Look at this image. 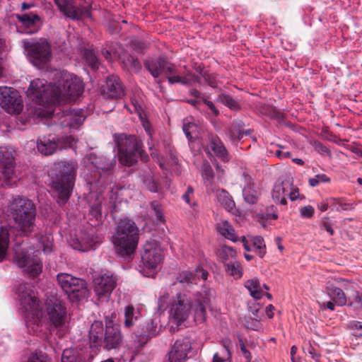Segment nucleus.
Returning <instances> with one entry per match:
<instances>
[{"instance_id": "nucleus-1", "label": "nucleus", "mask_w": 362, "mask_h": 362, "mask_svg": "<svg viewBox=\"0 0 362 362\" xmlns=\"http://www.w3.org/2000/svg\"><path fill=\"white\" fill-rule=\"evenodd\" d=\"M16 293L21 308L28 315H31L33 320L28 322V327L35 334L44 337L48 329L52 328L63 329L66 320V308L57 300L49 302L47 305V316L49 320L45 322L42 314V305L40 300L35 296V293L29 284L24 283L16 288Z\"/></svg>"}, {"instance_id": "nucleus-2", "label": "nucleus", "mask_w": 362, "mask_h": 362, "mask_svg": "<svg viewBox=\"0 0 362 362\" xmlns=\"http://www.w3.org/2000/svg\"><path fill=\"white\" fill-rule=\"evenodd\" d=\"M8 213L13 225L9 229L0 228V262L6 257L10 237L29 238L36 228L37 210L30 199L15 197L8 206Z\"/></svg>"}, {"instance_id": "nucleus-3", "label": "nucleus", "mask_w": 362, "mask_h": 362, "mask_svg": "<svg viewBox=\"0 0 362 362\" xmlns=\"http://www.w3.org/2000/svg\"><path fill=\"white\" fill-rule=\"evenodd\" d=\"M210 291H204L198 296L191 298L186 293H179L170 305V315L176 324L180 325L185 321L191 312L193 313L194 320L197 323L205 321L206 316V307L210 303Z\"/></svg>"}, {"instance_id": "nucleus-4", "label": "nucleus", "mask_w": 362, "mask_h": 362, "mask_svg": "<svg viewBox=\"0 0 362 362\" xmlns=\"http://www.w3.org/2000/svg\"><path fill=\"white\" fill-rule=\"evenodd\" d=\"M77 168L76 161L62 160L55 163L50 170V187L53 197L59 205H64L70 198Z\"/></svg>"}, {"instance_id": "nucleus-5", "label": "nucleus", "mask_w": 362, "mask_h": 362, "mask_svg": "<svg viewBox=\"0 0 362 362\" xmlns=\"http://www.w3.org/2000/svg\"><path fill=\"white\" fill-rule=\"evenodd\" d=\"M14 242L13 262L30 276L36 277L42 272V261L40 252L21 238L11 237Z\"/></svg>"}, {"instance_id": "nucleus-6", "label": "nucleus", "mask_w": 362, "mask_h": 362, "mask_svg": "<svg viewBox=\"0 0 362 362\" xmlns=\"http://www.w3.org/2000/svg\"><path fill=\"white\" fill-rule=\"evenodd\" d=\"M139 238V230L131 219H121L116 227L112 242L117 253L128 257L134 253Z\"/></svg>"}, {"instance_id": "nucleus-7", "label": "nucleus", "mask_w": 362, "mask_h": 362, "mask_svg": "<svg viewBox=\"0 0 362 362\" xmlns=\"http://www.w3.org/2000/svg\"><path fill=\"white\" fill-rule=\"evenodd\" d=\"M88 160L96 170L88 175V181L93 189L99 192L112 182L113 169L116 163L115 156L107 158L105 156L90 154Z\"/></svg>"}, {"instance_id": "nucleus-8", "label": "nucleus", "mask_w": 362, "mask_h": 362, "mask_svg": "<svg viewBox=\"0 0 362 362\" xmlns=\"http://www.w3.org/2000/svg\"><path fill=\"white\" fill-rule=\"evenodd\" d=\"M27 93L37 104L47 110L57 104L60 105L62 100L59 87L47 83L44 79L36 78L32 81Z\"/></svg>"}, {"instance_id": "nucleus-9", "label": "nucleus", "mask_w": 362, "mask_h": 362, "mask_svg": "<svg viewBox=\"0 0 362 362\" xmlns=\"http://www.w3.org/2000/svg\"><path fill=\"white\" fill-rule=\"evenodd\" d=\"M62 104H57L49 110H43L40 107L38 115L41 117H48L61 127H68L77 129L85 120L83 110L81 109H61Z\"/></svg>"}, {"instance_id": "nucleus-10", "label": "nucleus", "mask_w": 362, "mask_h": 362, "mask_svg": "<svg viewBox=\"0 0 362 362\" xmlns=\"http://www.w3.org/2000/svg\"><path fill=\"white\" fill-rule=\"evenodd\" d=\"M115 141L119 149L121 163L131 166L136 163L141 155V143L134 135L119 134L115 136Z\"/></svg>"}, {"instance_id": "nucleus-11", "label": "nucleus", "mask_w": 362, "mask_h": 362, "mask_svg": "<svg viewBox=\"0 0 362 362\" xmlns=\"http://www.w3.org/2000/svg\"><path fill=\"white\" fill-rule=\"evenodd\" d=\"M57 281L71 301L79 300L88 296L87 283L82 279L76 278L67 273H60L57 276Z\"/></svg>"}, {"instance_id": "nucleus-12", "label": "nucleus", "mask_w": 362, "mask_h": 362, "mask_svg": "<svg viewBox=\"0 0 362 362\" xmlns=\"http://www.w3.org/2000/svg\"><path fill=\"white\" fill-rule=\"evenodd\" d=\"M23 45L28 59L35 66H45L52 57L51 45L45 40H24Z\"/></svg>"}, {"instance_id": "nucleus-13", "label": "nucleus", "mask_w": 362, "mask_h": 362, "mask_svg": "<svg viewBox=\"0 0 362 362\" xmlns=\"http://www.w3.org/2000/svg\"><path fill=\"white\" fill-rule=\"evenodd\" d=\"M14 152L6 148H0V186H13L17 177L14 170Z\"/></svg>"}, {"instance_id": "nucleus-14", "label": "nucleus", "mask_w": 362, "mask_h": 362, "mask_svg": "<svg viewBox=\"0 0 362 362\" xmlns=\"http://www.w3.org/2000/svg\"><path fill=\"white\" fill-rule=\"evenodd\" d=\"M159 332L155 320L151 319L139 323L132 334L134 349L139 351L151 339L157 336Z\"/></svg>"}, {"instance_id": "nucleus-15", "label": "nucleus", "mask_w": 362, "mask_h": 362, "mask_svg": "<svg viewBox=\"0 0 362 362\" xmlns=\"http://www.w3.org/2000/svg\"><path fill=\"white\" fill-rule=\"evenodd\" d=\"M117 280V276L110 272L101 274L94 279V292L99 301L103 303L109 300Z\"/></svg>"}, {"instance_id": "nucleus-16", "label": "nucleus", "mask_w": 362, "mask_h": 362, "mask_svg": "<svg viewBox=\"0 0 362 362\" xmlns=\"http://www.w3.org/2000/svg\"><path fill=\"white\" fill-rule=\"evenodd\" d=\"M54 1L60 13L72 21H81L90 17V9L85 6H78L75 0H54Z\"/></svg>"}, {"instance_id": "nucleus-17", "label": "nucleus", "mask_w": 362, "mask_h": 362, "mask_svg": "<svg viewBox=\"0 0 362 362\" xmlns=\"http://www.w3.org/2000/svg\"><path fill=\"white\" fill-rule=\"evenodd\" d=\"M23 101L18 92L11 87H0V105L10 114L20 113Z\"/></svg>"}, {"instance_id": "nucleus-18", "label": "nucleus", "mask_w": 362, "mask_h": 362, "mask_svg": "<svg viewBox=\"0 0 362 362\" xmlns=\"http://www.w3.org/2000/svg\"><path fill=\"white\" fill-rule=\"evenodd\" d=\"M144 66L154 78H158L162 74H165L168 77L176 74V66L165 57L147 59L144 61Z\"/></svg>"}, {"instance_id": "nucleus-19", "label": "nucleus", "mask_w": 362, "mask_h": 362, "mask_svg": "<svg viewBox=\"0 0 362 362\" xmlns=\"http://www.w3.org/2000/svg\"><path fill=\"white\" fill-rule=\"evenodd\" d=\"M61 104L66 103L70 98H76L81 95L84 90V86L81 79L77 76L65 74L62 84Z\"/></svg>"}, {"instance_id": "nucleus-20", "label": "nucleus", "mask_w": 362, "mask_h": 362, "mask_svg": "<svg viewBox=\"0 0 362 362\" xmlns=\"http://www.w3.org/2000/svg\"><path fill=\"white\" fill-rule=\"evenodd\" d=\"M163 252L156 241L146 242L144 246L141 259L144 266L149 269H155L163 259Z\"/></svg>"}, {"instance_id": "nucleus-21", "label": "nucleus", "mask_w": 362, "mask_h": 362, "mask_svg": "<svg viewBox=\"0 0 362 362\" xmlns=\"http://www.w3.org/2000/svg\"><path fill=\"white\" fill-rule=\"evenodd\" d=\"M73 139L71 136L53 138L52 139L43 137L37 142L38 151L45 156L53 154L57 149L71 146Z\"/></svg>"}, {"instance_id": "nucleus-22", "label": "nucleus", "mask_w": 362, "mask_h": 362, "mask_svg": "<svg viewBox=\"0 0 362 362\" xmlns=\"http://www.w3.org/2000/svg\"><path fill=\"white\" fill-rule=\"evenodd\" d=\"M122 341L119 325L105 318V332L102 346L106 350L118 348Z\"/></svg>"}, {"instance_id": "nucleus-23", "label": "nucleus", "mask_w": 362, "mask_h": 362, "mask_svg": "<svg viewBox=\"0 0 362 362\" xmlns=\"http://www.w3.org/2000/svg\"><path fill=\"white\" fill-rule=\"evenodd\" d=\"M192 349V343L188 337L177 339L168 353L167 362H184Z\"/></svg>"}, {"instance_id": "nucleus-24", "label": "nucleus", "mask_w": 362, "mask_h": 362, "mask_svg": "<svg viewBox=\"0 0 362 362\" xmlns=\"http://www.w3.org/2000/svg\"><path fill=\"white\" fill-rule=\"evenodd\" d=\"M102 94L108 98H120L124 95L123 85L117 76L111 75L102 87Z\"/></svg>"}, {"instance_id": "nucleus-25", "label": "nucleus", "mask_w": 362, "mask_h": 362, "mask_svg": "<svg viewBox=\"0 0 362 362\" xmlns=\"http://www.w3.org/2000/svg\"><path fill=\"white\" fill-rule=\"evenodd\" d=\"M292 188V178L286 177L281 182L275 183L272 192V197L276 203L281 205H286L288 192Z\"/></svg>"}, {"instance_id": "nucleus-26", "label": "nucleus", "mask_w": 362, "mask_h": 362, "mask_svg": "<svg viewBox=\"0 0 362 362\" xmlns=\"http://www.w3.org/2000/svg\"><path fill=\"white\" fill-rule=\"evenodd\" d=\"M208 148L214 153L216 156L223 162H228L230 160L228 151L217 135L209 134L208 136Z\"/></svg>"}, {"instance_id": "nucleus-27", "label": "nucleus", "mask_w": 362, "mask_h": 362, "mask_svg": "<svg viewBox=\"0 0 362 362\" xmlns=\"http://www.w3.org/2000/svg\"><path fill=\"white\" fill-rule=\"evenodd\" d=\"M105 328L101 321H94L89 330V340L90 346H102L103 339L105 337Z\"/></svg>"}, {"instance_id": "nucleus-28", "label": "nucleus", "mask_w": 362, "mask_h": 362, "mask_svg": "<svg viewBox=\"0 0 362 362\" xmlns=\"http://www.w3.org/2000/svg\"><path fill=\"white\" fill-rule=\"evenodd\" d=\"M168 81L170 84L180 83L182 85L192 86L195 83L202 84V80L199 76L187 71L184 76H180L176 69V74L168 76Z\"/></svg>"}, {"instance_id": "nucleus-29", "label": "nucleus", "mask_w": 362, "mask_h": 362, "mask_svg": "<svg viewBox=\"0 0 362 362\" xmlns=\"http://www.w3.org/2000/svg\"><path fill=\"white\" fill-rule=\"evenodd\" d=\"M243 176L245 182V185L243 189L244 199L247 203L254 204L258 201L257 192L255 189V184L250 175L244 173Z\"/></svg>"}, {"instance_id": "nucleus-30", "label": "nucleus", "mask_w": 362, "mask_h": 362, "mask_svg": "<svg viewBox=\"0 0 362 362\" xmlns=\"http://www.w3.org/2000/svg\"><path fill=\"white\" fill-rule=\"evenodd\" d=\"M141 313L133 305H127L124 310V328L132 329L139 324Z\"/></svg>"}, {"instance_id": "nucleus-31", "label": "nucleus", "mask_w": 362, "mask_h": 362, "mask_svg": "<svg viewBox=\"0 0 362 362\" xmlns=\"http://www.w3.org/2000/svg\"><path fill=\"white\" fill-rule=\"evenodd\" d=\"M97 242L94 240L93 236L90 235H84L74 239L71 243V247L74 250L85 252L89 250H95Z\"/></svg>"}, {"instance_id": "nucleus-32", "label": "nucleus", "mask_w": 362, "mask_h": 362, "mask_svg": "<svg viewBox=\"0 0 362 362\" xmlns=\"http://www.w3.org/2000/svg\"><path fill=\"white\" fill-rule=\"evenodd\" d=\"M89 356L83 351L74 349H64L61 362H88Z\"/></svg>"}, {"instance_id": "nucleus-33", "label": "nucleus", "mask_w": 362, "mask_h": 362, "mask_svg": "<svg viewBox=\"0 0 362 362\" xmlns=\"http://www.w3.org/2000/svg\"><path fill=\"white\" fill-rule=\"evenodd\" d=\"M16 18L25 28H29V33H33L37 30V24L40 22V16L34 13L16 14Z\"/></svg>"}, {"instance_id": "nucleus-34", "label": "nucleus", "mask_w": 362, "mask_h": 362, "mask_svg": "<svg viewBox=\"0 0 362 362\" xmlns=\"http://www.w3.org/2000/svg\"><path fill=\"white\" fill-rule=\"evenodd\" d=\"M216 197L218 202L228 211L235 213L236 211L235 204L232 197L225 189H218L216 192Z\"/></svg>"}, {"instance_id": "nucleus-35", "label": "nucleus", "mask_w": 362, "mask_h": 362, "mask_svg": "<svg viewBox=\"0 0 362 362\" xmlns=\"http://www.w3.org/2000/svg\"><path fill=\"white\" fill-rule=\"evenodd\" d=\"M245 286L248 289L252 297L260 299L263 296V292L258 279H252L245 283Z\"/></svg>"}, {"instance_id": "nucleus-36", "label": "nucleus", "mask_w": 362, "mask_h": 362, "mask_svg": "<svg viewBox=\"0 0 362 362\" xmlns=\"http://www.w3.org/2000/svg\"><path fill=\"white\" fill-rule=\"evenodd\" d=\"M35 238L39 244L42 247L45 253H49L52 250L53 237L50 234H43L39 232L35 234Z\"/></svg>"}, {"instance_id": "nucleus-37", "label": "nucleus", "mask_w": 362, "mask_h": 362, "mask_svg": "<svg viewBox=\"0 0 362 362\" xmlns=\"http://www.w3.org/2000/svg\"><path fill=\"white\" fill-rule=\"evenodd\" d=\"M218 232L225 238L232 240L237 241V237L233 226L226 221L221 222L218 226Z\"/></svg>"}, {"instance_id": "nucleus-38", "label": "nucleus", "mask_w": 362, "mask_h": 362, "mask_svg": "<svg viewBox=\"0 0 362 362\" xmlns=\"http://www.w3.org/2000/svg\"><path fill=\"white\" fill-rule=\"evenodd\" d=\"M183 286H191L197 284V276L194 271H183L177 278Z\"/></svg>"}, {"instance_id": "nucleus-39", "label": "nucleus", "mask_w": 362, "mask_h": 362, "mask_svg": "<svg viewBox=\"0 0 362 362\" xmlns=\"http://www.w3.org/2000/svg\"><path fill=\"white\" fill-rule=\"evenodd\" d=\"M329 295L335 303L339 306H343L346 303V297L342 289L338 287L329 288Z\"/></svg>"}, {"instance_id": "nucleus-40", "label": "nucleus", "mask_w": 362, "mask_h": 362, "mask_svg": "<svg viewBox=\"0 0 362 362\" xmlns=\"http://www.w3.org/2000/svg\"><path fill=\"white\" fill-rule=\"evenodd\" d=\"M216 101L223 103L232 110L237 111L240 108V106L238 104V103L235 100H234L230 95L224 93L220 94L218 96Z\"/></svg>"}, {"instance_id": "nucleus-41", "label": "nucleus", "mask_w": 362, "mask_h": 362, "mask_svg": "<svg viewBox=\"0 0 362 362\" xmlns=\"http://www.w3.org/2000/svg\"><path fill=\"white\" fill-rule=\"evenodd\" d=\"M227 273L235 279H240L242 276V268L238 262H230L225 264Z\"/></svg>"}, {"instance_id": "nucleus-42", "label": "nucleus", "mask_w": 362, "mask_h": 362, "mask_svg": "<svg viewBox=\"0 0 362 362\" xmlns=\"http://www.w3.org/2000/svg\"><path fill=\"white\" fill-rule=\"evenodd\" d=\"M83 58L93 70L98 69L100 62L93 50L86 49L83 53Z\"/></svg>"}, {"instance_id": "nucleus-43", "label": "nucleus", "mask_w": 362, "mask_h": 362, "mask_svg": "<svg viewBox=\"0 0 362 362\" xmlns=\"http://www.w3.org/2000/svg\"><path fill=\"white\" fill-rule=\"evenodd\" d=\"M253 246L256 248V252L260 257H263L266 253V246L264 239L261 236H256L252 240Z\"/></svg>"}, {"instance_id": "nucleus-44", "label": "nucleus", "mask_w": 362, "mask_h": 362, "mask_svg": "<svg viewBox=\"0 0 362 362\" xmlns=\"http://www.w3.org/2000/svg\"><path fill=\"white\" fill-rule=\"evenodd\" d=\"M151 209L154 212L156 216L157 221L163 223L165 221V218L163 213V208L161 204L158 201H153L151 202Z\"/></svg>"}, {"instance_id": "nucleus-45", "label": "nucleus", "mask_w": 362, "mask_h": 362, "mask_svg": "<svg viewBox=\"0 0 362 362\" xmlns=\"http://www.w3.org/2000/svg\"><path fill=\"white\" fill-rule=\"evenodd\" d=\"M184 133L189 141L194 139V133L197 131V126L192 122L185 123L182 127Z\"/></svg>"}, {"instance_id": "nucleus-46", "label": "nucleus", "mask_w": 362, "mask_h": 362, "mask_svg": "<svg viewBox=\"0 0 362 362\" xmlns=\"http://www.w3.org/2000/svg\"><path fill=\"white\" fill-rule=\"evenodd\" d=\"M329 201L333 202V204L339 206L337 208V210L338 211L339 210V208L344 211L352 210L354 209L353 204L346 202L344 198L332 197L329 199Z\"/></svg>"}, {"instance_id": "nucleus-47", "label": "nucleus", "mask_w": 362, "mask_h": 362, "mask_svg": "<svg viewBox=\"0 0 362 362\" xmlns=\"http://www.w3.org/2000/svg\"><path fill=\"white\" fill-rule=\"evenodd\" d=\"M227 135L233 144H237L243 139V133L231 125L227 132Z\"/></svg>"}, {"instance_id": "nucleus-48", "label": "nucleus", "mask_w": 362, "mask_h": 362, "mask_svg": "<svg viewBox=\"0 0 362 362\" xmlns=\"http://www.w3.org/2000/svg\"><path fill=\"white\" fill-rule=\"evenodd\" d=\"M259 215L263 220H276L278 218L276 208L273 205L268 206L266 209V211Z\"/></svg>"}, {"instance_id": "nucleus-49", "label": "nucleus", "mask_w": 362, "mask_h": 362, "mask_svg": "<svg viewBox=\"0 0 362 362\" xmlns=\"http://www.w3.org/2000/svg\"><path fill=\"white\" fill-rule=\"evenodd\" d=\"M27 362H51V359L46 354L40 351L39 353L32 354L29 356Z\"/></svg>"}, {"instance_id": "nucleus-50", "label": "nucleus", "mask_w": 362, "mask_h": 362, "mask_svg": "<svg viewBox=\"0 0 362 362\" xmlns=\"http://www.w3.org/2000/svg\"><path fill=\"white\" fill-rule=\"evenodd\" d=\"M330 179L325 174H318L309 179V184L312 187L317 186L320 182H329Z\"/></svg>"}, {"instance_id": "nucleus-51", "label": "nucleus", "mask_w": 362, "mask_h": 362, "mask_svg": "<svg viewBox=\"0 0 362 362\" xmlns=\"http://www.w3.org/2000/svg\"><path fill=\"white\" fill-rule=\"evenodd\" d=\"M320 228L327 231L330 235H333L334 234V231L332 228V223L327 217H325L322 219Z\"/></svg>"}, {"instance_id": "nucleus-52", "label": "nucleus", "mask_w": 362, "mask_h": 362, "mask_svg": "<svg viewBox=\"0 0 362 362\" xmlns=\"http://www.w3.org/2000/svg\"><path fill=\"white\" fill-rule=\"evenodd\" d=\"M315 212V209L312 206H305L300 209V214L302 218H311Z\"/></svg>"}, {"instance_id": "nucleus-53", "label": "nucleus", "mask_w": 362, "mask_h": 362, "mask_svg": "<svg viewBox=\"0 0 362 362\" xmlns=\"http://www.w3.org/2000/svg\"><path fill=\"white\" fill-rule=\"evenodd\" d=\"M202 176L204 179L210 181L214 178V171L209 164H204L203 166Z\"/></svg>"}, {"instance_id": "nucleus-54", "label": "nucleus", "mask_w": 362, "mask_h": 362, "mask_svg": "<svg viewBox=\"0 0 362 362\" xmlns=\"http://www.w3.org/2000/svg\"><path fill=\"white\" fill-rule=\"evenodd\" d=\"M146 187L152 192H157L158 185V183L151 177H148L144 180Z\"/></svg>"}, {"instance_id": "nucleus-55", "label": "nucleus", "mask_w": 362, "mask_h": 362, "mask_svg": "<svg viewBox=\"0 0 362 362\" xmlns=\"http://www.w3.org/2000/svg\"><path fill=\"white\" fill-rule=\"evenodd\" d=\"M205 82L212 88H216L217 85L216 77L214 74H211L207 72L206 74H204V77L203 78Z\"/></svg>"}, {"instance_id": "nucleus-56", "label": "nucleus", "mask_w": 362, "mask_h": 362, "mask_svg": "<svg viewBox=\"0 0 362 362\" xmlns=\"http://www.w3.org/2000/svg\"><path fill=\"white\" fill-rule=\"evenodd\" d=\"M101 204H96L90 207V214L95 217L96 219H98L99 217L101 216Z\"/></svg>"}, {"instance_id": "nucleus-57", "label": "nucleus", "mask_w": 362, "mask_h": 362, "mask_svg": "<svg viewBox=\"0 0 362 362\" xmlns=\"http://www.w3.org/2000/svg\"><path fill=\"white\" fill-rule=\"evenodd\" d=\"M288 197L291 201L296 200L299 197L298 188L293 185V181L292 180V188L288 192Z\"/></svg>"}, {"instance_id": "nucleus-58", "label": "nucleus", "mask_w": 362, "mask_h": 362, "mask_svg": "<svg viewBox=\"0 0 362 362\" xmlns=\"http://www.w3.org/2000/svg\"><path fill=\"white\" fill-rule=\"evenodd\" d=\"M194 272L196 273V276H197V281L202 279L203 280H206L209 273L207 271L204 270L202 268L198 267L194 269Z\"/></svg>"}, {"instance_id": "nucleus-59", "label": "nucleus", "mask_w": 362, "mask_h": 362, "mask_svg": "<svg viewBox=\"0 0 362 362\" xmlns=\"http://www.w3.org/2000/svg\"><path fill=\"white\" fill-rule=\"evenodd\" d=\"M202 102L211 110L214 116H218L219 115L218 110L214 104L210 101L206 100L204 98H202Z\"/></svg>"}, {"instance_id": "nucleus-60", "label": "nucleus", "mask_w": 362, "mask_h": 362, "mask_svg": "<svg viewBox=\"0 0 362 362\" xmlns=\"http://www.w3.org/2000/svg\"><path fill=\"white\" fill-rule=\"evenodd\" d=\"M272 117H273V118L276 119L279 123L284 124V122H285V114L283 113L282 112H281V111H279L278 110H274L273 111Z\"/></svg>"}, {"instance_id": "nucleus-61", "label": "nucleus", "mask_w": 362, "mask_h": 362, "mask_svg": "<svg viewBox=\"0 0 362 362\" xmlns=\"http://www.w3.org/2000/svg\"><path fill=\"white\" fill-rule=\"evenodd\" d=\"M193 193H194L193 187L191 186H188L187 188V191L182 197V199L189 205H191L190 198H191V196L193 194Z\"/></svg>"}, {"instance_id": "nucleus-62", "label": "nucleus", "mask_w": 362, "mask_h": 362, "mask_svg": "<svg viewBox=\"0 0 362 362\" xmlns=\"http://www.w3.org/2000/svg\"><path fill=\"white\" fill-rule=\"evenodd\" d=\"M315 148L322 155H327L329 153L328 148L320 142H315Z\"/></svg>"}, {"instance_id": "nucleus-63", "label": "nucleus", "mask_w": 362, "mask_h": 362, "mask_svg": "<svg viewBox=\"0 0 362 362\" xmlns=\"http://www.w3.org/2000/svg\"><path fill=\"white\" fill-rule=\"evenodd\" d=\"M129 61L130 62V64H131V66L136 70V71H139L140 69H141V64H140V62L139 61V59L137 58H134L133 57H131L129 59Z\"/></svg>"}, {"instance_id": "nucleus-64", "label": "nucleus", "mask_w": 362, "mask_h": 362, "mask_svg": "<svg viewBox=\"0 0 362 362\" xmlns=\"http://www.w3.org/2000/svg\"><path fill=\"white\" fill-rule=\"evenodd\" d=\"M134 48L136 50H142L146 48V44L144 42L135 40L132 42Z\"/></svg>"}]
</instances>
